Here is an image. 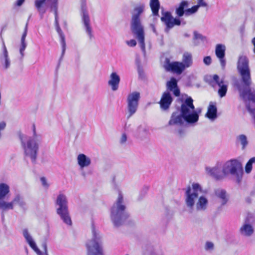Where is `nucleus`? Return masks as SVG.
Here are the masks:
<instances>
[{"label": "nucleus", "mask_w": 255, "mask_h": 255, "mask_svg": "<svg viewBox=\"0 0 255 255\" xmlns=\"http://www.w3.org/2000/svg\"><path fill=\"white\" fill-rule=\"evenodd\" d=\"M205 169L207 174L217 179H221L225 176L231 175L236 178L238 183L241 182L243 168L238 160H227L224 164L217 162L214 166H206Z\"/></svg>", "instance_id": "f257e3e1"}, {"label": "nucleus", "mask_w": 255, "mask_h": 255, "mask_svg": "<svg viewBox=\"0 0 255 255\" xmlns=\"http://www.w3.org/2000/svg\"><path fill=\"white\" fill-rule=\"evenodd\" d=\"M237 69L241 76V85L239 87L241 96L255 103V89H251L252 83L251 71L249 65V60L245 56L239 57Z\"/></svg>", "instance_id": "f03ea898"}, {"label": "nucleus", "mask_w": 255, "mask_h": 255, "mask_svg": "<svg viewBox=\"0 0 255 255\" xmlns=\"http://www.w3.org/2000/svg\"><path fill=\"white\" fill-rule=\"evenodd\" d=\"M202 191L201 186L198 183H194L192 187H188L185 192V204L191 210L195 206L198 211H205L208 207V200L204 196L199 197V193Z\"/></svg>", "instance_id": "7ed1b4c3"}, {"label": "nucleus", "mask_w": 255, "mask_h": 255, "mask_svg": "<svg viewBox=\"0 0 255 255\" xmlns=\"http://www.w3.org/2000/svg\"><path fill=\"white\" fill-rule=\"evenodd\" d=\"M126 209L123 196L120 192L117 201L111 210V219L115 226L119 227L123 225L128 218L129 215Z\"/></svg>", "instance_id": "20e7f679"}, {"label": "nucleus", "mask_w": 255, "mask_h": 255, "mask_svg": "<svg viewBox=\"0 0 255 255\" xmlns=\"http://www.w3.org/2000/svg\"><path fill=\"white\" fill-rule=\"evenodd\" d=\"M58 0H35L34 1V5L35 7L36 8L37 11H38L40 18H42L43 17V14L46 12V2H49L50 4V7L52 9H53L54 10V15H55V22L56 24L57 25V31L58 33L60 38L63 47V51L65 50L66 42L65 40V36L63 34L62 30L60 28L58 25V14H57V5H58Z\"/></svg>", "instance_id": "39448f33"}, {"label": "nucleus", "mask_w": 255, "mask_h": 255, "mask_svg": "<svg viewBox=\"0 0 255 255\" xmlns=\"http://www.w3.org/2000/svg\"><path fill=\"white\" fill-rule=\"evenodd\" d=\"M144 4H140L133 8L131 17V29L132 33L136 35L137 38L142 46H144V35L143 28L141 24L140 15L143 12Z\"/></svg>", "instance_id": "423d86ee"}, {"label": "nucleus", "mask_w": 255, "mask_h": 255, "mask_svg": "<svg viewBox=\"0 0 255 255\" xmlns=\"http://www.w3.org/2000/svg\"><path fill=\"white\" fill-rule=\"evenodd\" d=\"M92 239L86 243L87 255H104L101 236L95 227L92 226Z\"/></svg>", "instance_id": "0eeeda50"}, {"label": "nucleus", "mask_w": 255, "mask_h": 255, "mask_svg": "<svg viewBox=\"0 0 255 255\" xmlns=\"http://www.w3.org/2000/svg\"><path fill=\"white\" fill-rule=\"evenodd\" d=\"M56 203L58 206L56 210L57 214L59 215L64 223L68 225H71L72 221L68 210L66 196L63 194H60L57 198Z\"/></svg>", "instance_id": "6e6552de"}, {"label": "nucleus", "mask_w": 255, "mask_h": 255, "mask_svg": "<svg viewBox=\"0 0 255 255\" xmlns=\"http://www.w3.org/2000/svg\"><path fill=\"white\" fill-rule=\"evenodd\" d=\"M23 137L24 136L23 135L20 134L19 138L26 156L30 158L31 159H35L38 149L37 143L34 139L32 138H29L26 143H25Z\"/></svg>", "instance_id": "1a4fd4ad"}, {"label": "nucleus", "mask_w": 255, "mask_h": 255, "mask_svg": "<svg viewBox=\"0 0 255 255\" xmlns=\"http://www.w3.org/2000/svg\"><path fill=\"white\" fill-rule=\"evenodd\" d=\"M139 99L140 94L137 92H132L128 95L127 98L128 110L129 112L128 118H130L136 112Z\"/></svg>", "instance_id": "9d476101"}, {"label": "nucleus", "mask_w": 255, "mask_h": 255, "mask_svg": "<svg viewBox=\"0 0 255 255\" xmlns=\"http://www.w3.org/2000/svg\"><path fill=\"white\" fill-rule=\"evenodd\" d=\"M160 19L161 21L165 24L166 29L167 30L171 29L175 25L179 26L181 24V20L179 18H173L169 11L163 12Z\"/></svg>", "instance_id": "9b49d317"}, {"label": "nucleus", "mask_w": 255, "mask_h": 255, "mask_svg": "<svg viewBox=\"0 0 255 255\" xmlns=\"http://www.w3.org/2000/svg\"><path fill=\"white\" fill-rule=\"evenodd\" d=\"M164 67L167 71L179 75L181 74L185 69L182 63L177 61L171 62L168 58L165 59Z\"/></svg>", "instance_id": "f8f14e48"}, {"label": "nucleus", "mask_w": 255, "mask_h": 255, "mask_svg": "<svg viewBox=\"0 0 255 255\" xmlns=\"http://www.w3.org/2000/svg\"><path fill=\"white\" fill-rule=\"evenodd\" d=\"M194 110L193 100L190 97L187 98L184 102L181 105L180 112L182 117L189 114L191 111H193Z\"/></svg>", "instance_id": "ddd939ff"}, {"label": "nucleus", "mask_w": 255, "mask_h": 255, "mask_svg": "<svg viewBox=\"0 0 255 255\" xmlns=\"http://www.w3.org/2000/svg\"><path fill=\"white\" fill-rule=\"evenodd\" d=\"M226 47L222 44H218L215 48V54L217 57L219 59L221 65L223 68L226 66L225 57Z\"/></svg>", "instance_id": "4468645a"}, {"label": "nucleus", "mask_w": 255, "mask_h": 255, "mask_svg": "<svg viewBox=\"0 0 255 255\" xmlns=\"http://www.w3.org/2000/svg\"><path fill=\"white\" fill-rule=\"evenodd\" d=\"M22 234L27 243L38 255H42L41 252L36 246L32 237L27 229H24L22 231Z\"/></svg>", "instance_id": "2eb2a0df"}, {"label": "nucleus", "mask_w": 255, "mask_h": 255, "mask_svg": "<svg viewBox=\"0 0 255 255\" xmlns=\"http://www.w3.org/2000/svg\"><path fill=\"white\" fill-rule=\"evenodd\" d=\"M172 101L173 99L169 92H164L159 102L160 108L164 111L167 110L169 108Z\"/></svg>", "instance_id": "dca6fc26"}, {"label": "nucleus", "mask_w": 255, "mask_h": 255, "mask_svg": "<svg viewBox=\"0 0 255 255\" xmlns=\"http://www.w3.org/2000/svg\"><path fill=\"white\" fill-rule=\"evenodd\" d=\"M239 232L242 236L249 237L253 235L254 228L251 224L246 221L240 227Z\"/></svg>", "instance_id": "f3484780"}, {"label": "nucleus", "mask_w": 255, "mask_h": 255, "mask_svg": "<svg viewBox=\"0 0 255 255\" xmlns=\"http://www.w3.org/2000/svg\"><path fill=\"white\" fill-rule=\"evenodd\" d=\"M166 86L168 90L173 92L175 96L179 97L180 96V90L178 87L177 81L175 78H171L170 80L167 82Z\"/></svg>", "instance_id": "a211bd4d"}, {"label": "nucleus", "mask_w": 255, "mask_h": 255, "mask_svg": "<svg viewBox=\"0 0 255 255\" xmlns=\"http://www.w3.org/2000/svg\"><path fill=\"white\" fill-rule=\"evenodd\" d=\"M120 82V76L116 72H113L110 75V79L108 81V84L111 86L113 91L118 90Z\"/></svg>", "instance_id": "6ab92c4d"}, {"label": "nucleus", "mask_w": 255, "mask_h": 255, "mask_svg": "<svg viewBox=\"0 0 255 255\" xmlns=\"http://www.w3.org/2000/svg\"><path fill=\"white\" fill-rule=\"evenodd\" d=\"M82 20L86 28V31L90 38L92 36V28L90 24V18L88 12L86 10L83 11Z\"/></svg>", "instance_id": "aec40b11"}, {"label": "nucleus", "mask_w": 255, "mask_h": 255, "mask_svg": "<svg viewBox=\"0 0 255 255\" xmlns=\"http://www.w3.org/2000/svg\"><path fill=\"white\" fill-rule=\"evenodd\" d=\"M189 2L186 0H183L179 4V6L175 9V13L179 17L185 15V10L188 6Z\"/></svg>", "instance_id": "412c9836"}, {"label": "nucleus", "mask_w": 255, "mask_h": 255, "mask_svg": "<svg viewBox=\"0 0 255 255\" xmlns=\"http://www.w3.org/2000/svg\"><path fill=\"white\" fill-rule=\"evenodd\" d=\"M12 203L13 205L14 204L18 205L23 210H26L27 209L26 203L24 198L20 194H17L14 196L12 199Z\"/></svg>", "instance_id": "4be33fe9"}, {"label": "nucleus", "mask_w": 255, "mask_h": 255, "mask_svg": "<svg viewBox=\"0 0 255 255\" xmlns=\"http://www.w3.org/2000/svg\"><path fill=\"white\" fill-rule=\"evenodd\" d=\"M183 117L181 114L180 115H177L176 113H173L168 122V125H181L183 123Z\"/></svg>", "instance_id": "5701e85b"}, {"label": "nucleus", "mask_w": 255, "mask_h": 255, "mask_svg": "<svg viewBox=\"0 0 255 255\" xmlns=\"http://www.w3.org/2000/svg\"><path fill=\"white\" fill-rule=\"evenodd\" d=\"M10 193L9 185L4 183H0V200L5 199Z\"/></svg>", "instance_id": "b1692460"}, {"label": "nucleus", "mask_w": 255, "mask_h": 255, "mask_svg": "<svg viewBox=\"0 0 255 255\" xmlns=\"http://www.w3.org/2000/svg\"><path fill=\"white\" fill-rule=\"evenodd\" d=\"M217 109L215 104H210L208 108L206 116L209 119L214 120L217 117Z\"/></svg>", "instance_id": "393cba45"}, {"label": "nucleus", "mask_w": 255, "mask_h": 255, "mask_svg": "<svg viewBox=\"0 0 255 255\" xmlns=\"http://www.w3.org/2000/svg\"><path fill=\"white\" fill-rule=\"evenodd\" d=\"M182 63L185 69L190 67L193 63L192 54L189 52H185L183 54Z\"/></svg>", "instance_id": "a878e982"}, {"label": "nucleus", "mask_w": 255, "mask_h": 255, "mask_svg": "<svg viewBox=\"0 0 255 255\" xmlns=\"http://www.w3.org/2000/svg\"><path fill=\"white\" fill-rule=\"evenodd\" d=\"M216 196L220 199L222 205H224L228 201V197L226 192L223 189H218L215 191Z\"/></svg>", "instance_id": "bb28decb"}, {"label": "nucleus", "mask_w": 255, "mask_h": 255, "mask_svg": "<svg viewBox=\"0 0 255 255\" xmlns=\"http://www.w3.org/2000/svg\"><path fill=\"white\" fill-rule=\"evenodd\" d=\"M150 7L153 15L154 16L158 15L159 10L160 8V3L159 0H150Z\"/></svg>", "instance_id": "cd10ccee"}, {"label": "nucleus", "mask_w": 255, "mask_h": 255, "mask_svg": "<svg viewBox=\"0 0 255 255\" xmlns=\"http://www.w3.org/2000/svg\"><path fill=\"white\" fill-rule=\"evenodd\" d=\"M183 117V119L188 123H195L199 119V116L195 112L191 114L189 113Z\"/></svg>", "instance_id": "c85d7f7f"}, {"label": "nucleus", "mask_w": 255, "mask_h": 255, "mask_svg": "<svg viewBox=\"0 0 255 255\" xmlns=\"http://www.w3.org/2000/svg\"><path fill=\"white\" fill-rule=\"evenodd\" d=\"M13 208L12 200L11 202H7L3 200V199L0 200V209L2 211L13 210Z\"/></svg>", "instance_id": "c756f323"}, {"label": "nucleus", "mask_w": 255, "mask_h": 255, "mask_svg": "<svg viewBox=\"0 0 255 255\" xmlns=\"http://www.w3.org/2000/svg\"><path fill=\"white\" fill-rule=\"evenodd\" d=\"M238 140L242 145V148L244 149L248 144V141L247 136L244 134H241L238 137Z\"/></svg>", "instance_id": "7c9ffc66"}, {"label": "nucleus", "mask_w": 255, "mask_h": 255, "mask_svg": "<svg viewBox=\"0 0 255 255\" xmlns=\"http://www.w3.org/2000/svg\"><path fill=\"white\" fill-rule=\"evenodd\" d=\"M220 88L218 90V94L221 97H224L227 91V85L225 82L219 86Z\"/></svg>", "instance_id": "2f4dec72"}, {"label": "nucleus", "mask_w": 255, "mask_h": 255, "mask_svg": "<svg viewBox=\"0 0 255 255\" xmlns=\"http://www.w3.org/2000/svg\"><path fill=\"white\" fill-rule=\"evenodd\" d=\"M199 7L200 6L197 4L196 5L193 6L191 8L186 9L185 15L188 16L195 13L196 11H197Z\"/></svg>", "instance_id": "473e14b6"}, {"label": "nucleus", "mask_w": 255, "mask_h": 255, "mask_svg": "<svg viewBox=\"0 0 255 255\" xmlns=\"http://www.w3.org/2000/svg\"><path fill=\"white\" fill-rule=\"evenodd\" d=\"M91 160H78V164L81 169L88 167L91 163Z\"/></svg>", "instance_id": "72a5a7b5"}, {"label": "nucleus", "mask_w": 255, "mask_h": 255, "mask_svg": "<svg viewBox=\"0 0 255 255\" xmlns=\"http://www.w3.org/2000/svg\"><path fill=\"white\" fill-rule=\"evenodd\" d=\"M255 160H249L245 166V172L249 174L250 173L252 169V165L253 162H254Z\"/></svg>", "instance_id": "f704fd0d"}, {"label": "nucleus", "mask_w": 255, "mask_h": 255, "mask_svg": "<svg viewBox=\"0 0 255 255\" xmlns=\"http://www.w3.org/2000/svg\"><path fill=\"white\" fill-rule=\"evenodd\" d=\"M213 81L215 82V83L218 86H219L221 84H222V83H223L224 82H225V81L223 79H221V80L220 79L219 76L217 74H215L213 75Z\"/></svg>", "instance_id": "c9c22d12"}, {"label": "nucleus", "mask_w": 255, "mask_h": 255, "mask_svg": "<svg viewBox=\"0 0 255 255\" xmlns=\"http://www.w3.org/2000/svg\"><path fill=\"white\" fill-rule=\"evenodd\" d=\"M42 186L45 188L48 189L49 187V184L47 181V179L45 177H41L40 178Z\"/></svg>", "instance_id": "e433bc0d"}, {"label": "nucleus", "mask_w": 255, "mask_h": 255, "mask_svg": "<svg viewBox=\"0 0 255 255\" xmlns=\"http://www.w3.org/2000/svg\"><path fill=\"white\" fill-rule=\"evenodd\" d=\"M205 249L206 251H212L214 249V244L211 242H207L205 245Z\"/></svg>", "instance_id": "4c0bfd02"}, {"label": "nucleus", "mask_w": 255, "mask_h": 255, "mask_svg": "<svg viewBox=\"0 0 255 255\" xmlns=\"http://www.w3.org/2000/svg\"><path fill=\"white\" fill-rule=\"evenodd\" d=\"M203 62L204 64L206 65H209L211 64L212 62V59L210 56H207L204 58Z\"/></svg>", "instance_id": "58836bf2"}, {"label": "nucleus", "mask_w": 255, "mask_h": 255, "mask_svg": "<svg viewBox=\"0 0 255 255\" xmlns=\"http://www.w3.org/2000/svg\"><path fill=\"white\" fill-rule=\"evenodd\" d=\"M2 47H3V53L4 57V58H8V52L7 51L6 46L5 45L4 42H2Z\"/></svg>", "instance_id": "ea45409f"}, {"label": "nucleus", "mask_w": 255, "mask_h": 255, "mask_svg": "<svg viewBox=\"0 0 255 255\" xmlns=\"http://www.w3.org/2000/svg\"><path fill=\"white\" fill-rule=\"evenodd\" d=\"M127 44L130 47H134L136 45V42L134 39H131L127 41Z\"/></svg>", "instance_id": "a19ab883"}, {"label": "nucleus", "mask_w": 255, "mask_h": 255, "mask_svg": "<svg viewBox=\"0 0 255 255\" xmlns=\"http://www.w3.org/2000/svg\"><path fill=\"white\" fill-rule=\"evenodd\" d=\"M26 44L25 43H21V47L19 49L20 53L22 56H23V52L26 48Z\"/></svg>", "instance_id": "79ce46f5"}, {"label": "nucleus", "mask_w": 255, "mask_h": 255, "mask_svg": "<svg viewBox=\"0 0 255 255\" xmlns=\"http://www.w3.org/2000/svg\"><path fill=\"white\" fill-rule=\"evenodd\" d=\"M200 6L205 7L207 6V3L204 1V0H198V4Z\"/></svg>", "instance_id": "37998d69"}, {"label": "nucleus", "mask_w": 255, "mask_h": 255, "mask_svg": "<svg viewBox=\"0 0 255 255\" xmlns=\"http://www.w3.org/2000/svg\"><path fill=\"white\" fill-rule=\"evenodd\" d=\"M127 135L125 133H123L122 135L121 138V143H124L127 141Z\"/></svg>", "instance_id": "c03bdc74"}, {"label": "nucleus", "mask_w": 255, "mask_h": 255, "mask_svg": "<svg viewBox=\"0 0 255 255\" xmlns=\"http://www.w3.org/2000/svg\"><path fill=\"white\" fill-rule=\"evenodd\" d=\"M77 159H88L86 156L84 154H80L78 157Z\"/></svg>", "instance_id": "a18cd8bd"}, {"label": "nucleus", "mask_w": 255, "mask_h": 255, "mask_svg": "<svg viewBox=\"0 0 255 255\" xmlns=\"http://www.w3.org/2000/svg\"><path fill=\"white\" fill-rule=\"evenodd\" d=\"M25 0H17L16 5L17 6H21L23 3L24 2Z\"/></svg>", "instance_id": "49530a36"}, {"label": "nucleus", "mask_w": 255, "mask_h": 255, "mask_svg": "<svg viewBox=\"0 0 255 255\" xmlns=\"http://www.w3.org/2000/svg\"><path fill=\"white\" fill-rule=\"evenodd\" d=\"M5 68H7L8 67L10 64V62L9 61L8 58H5Z\"/></svg>", "instance_id": "de8ad7c7"}, {"label": "nucleus", "mask_w": 255, "mask_h": 255, "mask_svg": "<svg viewBox=\"0 0 255 255\" xmlns=\"http://www.w3.org/2000/svg\"><path fill=\"white\" fill-rule=\"evenodd\" d=\"M32 130L33 132V135L34 136H36V127L34 124H33L32 125Z\"/></svg>", "instance_id": "09e8293b"}, {"label": "nucleus", "mask_w": 255, "mask_h": 255, "mask_svg": "<svg viewBox=\"0 0 255 255\" xmlns=\"http://www.w3.org/2000/svg\"><path fill=\"white\" fill-rule=\"evenodd\" d=\"M252 43L253 44L254 47L253 51L255 54V37L252 39Z\"/></svg>", "instance_id": "8fccbe9b"}, {"label": "nucleus", "mask_w": 255, "mask_h": 255, "mask_svg": "<svg viewBox=\"0 0 255 255\" xmlns=\"http://www.w3.org/2000/svg\"><path fill=\"white\" fill-rule=\"evenodd\" d=\"M26 35H27V25L25 27V30H24V32L23 33L22 36L26 38Z\"/></svg>", "instance_id": "3c124183"}, {"label": "nucleus", "mask_w": 255, "mask_h": 255, "mask_svg": "<svg viewBox=\"0 0 255 255\" xmlns=\"http://www.w3.org/2000/svg\"><path fill=\"white\" fill-rule=\"evenodd\" d=\"M25 38L21 36V43H25Z\"/></svg>", "instance_id": "603ef678"}, {"label": "nucleus", "mask_w": 255, "mask_h": 255, "mask_svg": "<svg viewBox=\"0 0 255 255\" xmlns=\"http://www.w3.org/2000/svg\"><path fill=\"white\" fill-rule=\"evenodd\" d=\"M43 247H44V251H45V253L47 254V248H46V244H43Z\"/></svg>", "instance_id": "864d4df0"}, {"label": "nucleus", "mask_w": 255, "mask_h": 255, "mask_svg": "<svg viewBox=\"0 0 255 255\" xmlns=\"http://www.w3.org/2000/svg\"><path fill=\"white\" fill-rule=\"evenodd\" d=\"M250 159H252V160L255 159V157H252V158H250Z\"/></svg>", "instance_id": "5fc2aeb1"}]
</instances>
